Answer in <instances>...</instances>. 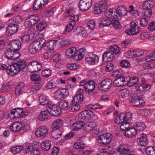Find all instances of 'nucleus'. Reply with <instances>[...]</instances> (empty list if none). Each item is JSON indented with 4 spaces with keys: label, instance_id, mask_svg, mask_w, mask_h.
I'll list each match as a JSON object with an SVG mask.
<instances>
[{
    "label": "nucleus",
    "instance_id": "nucleus-7",
    "mask_svg": "<svg viewBox=\"0 0 155 155\" xmlns=\"http://www.w3.org/2000/svg\"><path fill=\"white\" fill-rule=\"evenodd\" d=\"M42 68V64L37 61H33L30 62L27 67L28 71L31 72L39 71Z\"/></svg>",
    "mask_w": 155,
    "mask_h": 155
},
{
    "label": "nucleus",
    "instance_id": "nucleus-10",
    "mask_svg": "<svg viewBox=\"0 0 155 155\" xmlns=\"http://www.w3.org/2000/svg\"><path fill=\"white\" fill-rule=\"evenodd\" d=\"M92 3V0H80L79 2V8L81 11H86L91 7Z\"/></svg>",
    "mask_w": 155,
    "mask_h": 155
},
{
    "label": "nucleus",
    "instance_id": "nucleus-58",
    "mask_svg": "<svg viewBox=\"0 0 155 155\" xmlns=\"http://www.w3.org/2000/svg\"><path fill=\"white\" fill-rule=\"evenodd\" d=\"M118 20L115 19L114 20L112 19V23L111 24L114 28L117 29H120L121 28V25Z\"/></svg>",
    "mask_w": 155,
    "mask_h": 155
},
{
    "label": "nucleus",
    "instance_id": "nucleus-9",
    "mask_svg": "<svg viewBox=\"0 0 155 155\" xmlns=\"http://www.w3.org/2000/svg\"><path fill=\"white\" fill-rule=\"evenodd\" d=\"M112 83V80L109 78H107L104 80L100 82L98 85L99 89L105 91L111 87Z\"/></svg>",
    "mask_w": 155,
    "mask_h": 155
},
{
    "label": "nucleus",
    "instance_id": "nucleus-57",
    "mask_svg": "<svg viewBox=\"0 0 155 155\" xmlns=\"http://www.w3.org/2000/svg\"><path fill=\"white\" fill-rule=\"evenodd\" d=\"M42 86L41 83L36 84L32 86L31 88V91L32 92H35L39 90Z\"/></svg>",
    "mask_w": 155,
    "mask_h": 155
},
{
    "label": "nucleus",
    "instance_id": "nucleus-34",
    "mask_svg": "<svg viewBox=\"0 0 155 155\" xmlns=\"http://www.w3.org/2000/svg\"><path fill=\"white\" fill-rule=\"evenodd\" d=\"M50 117L46 111H43L39 114L38 118L40 120L42 121L48 119Z\"/></svg>",
    "mask_w": 155,
    "mask_h": 155
},
{
    "label": "nucleus",
    "instance_id": "nucleus-43",
    "mask_svg": "<svg viewBox=\"0 0 155 155\" xmlns=\"http://www.w3.org/2000/svg\"><path fill=\"white\" fill-rule=\"evenodd\" d=\"M28 18L34 25L40 20V18L37 15H30Z\"/></svg>",
    "mask_w": 155,
    "mask_h": 155
},
{
    "label": "nucleus",
    "instance_id": "nucleus-48",
    "mask_svg": "<svg viewBox=\"0 0 155 155\" xmlns=\"http://www.w3.org/2000/svg\"><path fill=\"white\" fill-rule=\"evenodd\" d=\"M129 92L130 91L128 89H123L120 91V96L123 98L127 97L129 95Z\"/></svg>",
    "mask_w": 155,
    "mask_h": 155
},
{
    "label": "nucleus",
    "instance_id": "nucleus-45",
    "mask_svg": "<svg viewBox=\"0 0 155 155\" xmlns=\"http://www.w3.org/2000/svg\"><path fill=\"white\" fill-rule=\"evenodd\" d=\"M112 23V20L106 18H103L101 20V23L99 24L100 26L102 25L103 27L109 26Z\"/></svg>",
    "mask_w": 155,
    "mask_h": 155
},
{
    "label": "nucleus",
    "instance_id": "nucleus-61",
    "mask_svg": "<svg viewBox=\"0 0 155 155\" xmlns=\"http://www.w3.org/2000/svg\"><path fill=\"white\" fill-rule=\"evenodd\" d=\"M110 51L113 52L115 54H117L120 52V49L117 46L115 45L110 48Z\"/></svg>",
    "mask_w": 155,
    "mask_h": 155
},
{
    "label": "nucleus",
    "instance_id": "nucleus-64",
    "mask_svg": "<svg viewBox=\"0 0 155 155\" xmlns=\"http://www.w3.org/2000/svg\"><path fill=\"white\" fill-rule=\"evenodd\" d=\"M144 10L143 12L144 16L145 17H150L152 15V12L150 9H144Z\"/></svg>",
    "mask_w": 155,
    "mask_h": 155
},
{
    "label": "nucleus",
    "instance_id": "nucleus-22",
    "mask_svg": "<svg viewBox=\"0 0 155 155\" xmlns=\"http://www.w3.org/2000/svg\"><path fill=\"white\" fill-rule=\"evenodd\" d=\"M10 130L14 132L20 131L24 129L22 124L20 122H15L10 126Z\"/></svg>",
    "mask_w": 155,
    "mask_h": 155
},
{
    "label": "nucleus",
    "instance_id": "nucleus-33",
    "mask_svg": "<svg viewBox=\"0 0 155 155\" xmlns=\"http://www.w3.org/2000/svg\"><path fill=\"white\" fill-rule=\"evenodd\" d=\"M76 34L78 35H80L82 37H84L87 35V32L83 27H78L76 28Z\"/></svg>",
    "mask_w": 155,
    "mask_h": 155
},
{
    "label": "nucleus",
    "instance_id": "nucleus-50",
    "mask_svg": "<svg viewBox=\"0 0 155 155\" xmlns=\"http://www.w3.org/2000/svg\"><path fill=\"white\" fill-rule=\"evenodd\" d=\"M23 149V147L21 146H17L16 147H13L11 148V151L12 153L15 154L19 153Z\"/></svg>",
    "mask_w": 155,
    "mask_h": 155
},
{
    "label": "nucleus",
    "instance_id": "nucleus-25",
    "mask_svg": "<svg viewBox=\"0 0 155 155\" xmlns=\"http://www.w3.org/2000/svg\"><path fill=\"white\" fill-rule=\"evenodd\" d=\"M18 28V25L14 23H12L8 27L7 31L11 35H13L17 31Z\"/></svg>",
    "mask_w": 155,
    "mask_h": 155
},
{
    "label": "nucleus",
    "instance_id": "nucleus-51",
    "mask_svg": "<svg viewBox=\"0 0 155 155\" xmlns=\"http://www.w3.org/2000/svg\"><path fill=\"white\" fill-rule=\"evenodd\" d=\"M136 130L139 131H143L146 128L145 124L143 123L139 122L136 124Z\"/></svg>",
    "mask_w": 155,
    "mask_h": 155
},
{
    "label": "nucleus",
    "instance_id": "nucleus-36",
    "mask_svg": "<svg viewBox=\"0 0 155 155\" xmlns=\"http://www.w3.org/2000/svg\"><path fill=\"white\" fill-rule=\"evenodd\" d=\"M95 124L94 123L90 122L86 123L84 125L83 129L86 131H90L92 130L95 127Z\"/></svg>",
    "mask_w": 155,
    "mask_h": 155
},
{
    "label": "nucleus",
    "instance_id": "nucleus-26",
    "mask_svg": "<svg viewBox=\"0 0 155 155\" xmlns=\"http://www.w3.org/2000/svg\"><path fill=\"white\" fill-rule=\"evenodd\" d=\"M95 82L93 81H88L85 84L84 88L86 91L88 92H92L95 87Z\"/></svg>",
    "mask_w": 155,
    "mask_h": 155
},
{
    "label": "nucleus",
    "instance_id": "nucleus-55",
    "mask_svg": "<svg viewBox=\"0 0 155 155\" xmlns=\"http://www.w3.org/2000/svg\"><path fill=\"white\" fill-rule=\"evenodd\" d=\"M72 41L68 39H64L61 41L59 44L60 47L65 46L66 45H71Z\"/></svg>",
    "mask_w": 155,
    "mask_h": 155
},
{
    "label": "nucleus",
    "instance_id": "nucleus-31",
    "mask_svg": "<svg viewBox=\"0 0 155 155\" xmlns=\"http://www.w3.org/2000/svg\"><path fill=\"white\" fill-rule=\"evenodd\" d=\"M137 133V131L135 128H131L125 130L124 134L127 137H131L135 135Z\"/></svg>",
    "mask_w": 155,
    "mask_h": 155
},
{
    "label": "nucleus",
    "instance_id": "nucleus-3",
    "mask_svg": "<svg viewBox=\"0 0 155 155\" xmlns=\"http://www.w3.org/2000/svg\"><path fill=\"white\" fill-rule=\"evenodd\" d=\"M12 48L8 45L7 48L5 52V55L9 59L17 60L20 56V54L18 51H15V50Z\"/></svg>",
    "mask_w": 155,
    "mask_h": 155
},
{
    "label": "nucleus",
    "instance_id": "nucleus-30",
    "mask_svg": "<svg viewBox=\"0 0 155 155\" xmlns=\"http://www.w3.org/2000/svg\"><path fill=\"white\" fill-rule=\"evenodd\" d=\"M63 124V121L61 119H58L54 121L52 124L51 127L54 130H60V127Z\"/></svg>",
    "mask_w": 155,
    "mask_h": 155
},
{
    "label": "nucleus",
    "instance_id": "nucleus-38",
    "mask_svg": "<svg viewBox=\"0 0 155 155\" xmlns=\"http://www.w3.org/2000/svg\"><path fill=\"white\" fill-rule=\"evenodd\" d=\"M139 81V79L136 76L130 78L127 81V84L129 86H132L135 85Z\"/></svg>",
    "mask_w": 155,
    "mask_h": 155
},
{
    "label": "nucleus",
    "instance_id": "nucleus-11",
    "mask_svg": "<svg viewBox=\"0 0 155 155\" xmlns=\"http://www.w3.org/2000/svg\"><path fill=\"white\" fill-rule=\"evenodd\" d=\"M47 110L51 115L55 116H59L61 113L59 107L55 105H49L47 107Z\"/></svg>",
    "mask_w": 155,
    "mask_h": 155
},
{
    "label": "nucleus",
    "instance_id": "nucleus-60",
    "mask_svg": "<svg viewBox=\"0 0 155 155\" xmlns=\"http://www.w3.org/2000/svg\"><path fill=\"white\" fill-rule=\"evenodd\" d=\"M88 108L93 110L100 109L102 108V106L98 103L94 105L90 104L88 105Z\"/></svg>",
    "mask_w": 155,
    "mask_h": 155
},
{
    "label": "nucleus",
    "instance_id": "nucleus-54",
    "mask_svg": "<svg viewBox=\"0 0 155 155\" xmlns=\"http://www.w3.org/2000/svg\"><path fill=\"white\" fill-rule=\"evenodd\" d=\"M72 101L71 104V110L73 111L78 110L80 107V105Z\"/></svg>",
    "mask_w": 155,
    "mask_h": 155
},
{
    "label": "nucleus",
    "instance_id": "nucleus-24",
    "mask_svg": "<svg viewBox=\"0 0 155 155\" xmlns=\"http://www.w3.org/2000/svg\"><path fill=\"white\" fill-rule=\"evenodd\" d=\"M86 52L85 48H80L76 51L75 59L77 60H81L84 56Z\"/></svg>",
    "mask_w": 155,
    "mask_h": 155
},
{
    "label": "nucleus",
    "instance_id": "nucleus-40",
    "mask_svg": "<svg viewBox=\"0 0 155 155\" xmlns=\"http://www.w3.org/2000/svg\"><path fill=\"white\" fill-rule=\"evenodd\" d=\"M51 135L53 137L56 139L59 138L62 135L61 132L60 130H52Z\"/></svg>",
    "mask_w": 155,
    "mask_h": 155
},
{
    "label": "nucleus",
    "instance_id": "nucleus-5",
    "mask_svg": "<svg viewBox=\"0 0 155 155\" xmlns=\"http://www.w3.org/2000/svg\"><path fill=\"white\" fill-rule=\"evenodd\" d=\"M138 25V22L137 21L131 22L129 28L126 30V33L128 35H132L139 33L140 31L141 28L137 26Z\"/></svg>",
    "mask_w": 155,
    "mask_h": 155
},
{
    "label": "nucleus",
    "instance_id": "nucleus-13",
    "mask_svg": "<svg viewBox=\"0 0 155 155\" xmlns=\"http://www.w3.org/2000/svg\"><path fill=\"white\" fill-rule=\"evenodd\" d=\"M48 130L45 126H41L36 130L35 132L36 135L41 138H45L48 134Z\"/></svg>",
    "mask_w": 155,
    "mask_h": 155
},
{
    "label": "nucleus",
    "instance_id": "nucleus-47",
    "mask_svg": "<svg viewBox=\"0 0 155 155\" xmlns=\"http://www.w3.org/2000/svg\"><path fill=\"white\" fill-rule=\"evenodd\" d=\"M23 20V18L21 16L18 15L11 18L10 20V21L13 22V23L14 22L17 24L22 22Z\"/></svg>",
    "mask_w": 155,
    "mask_h": 155
},
{
    "label": "nucleus",
    "instance_id": "nucleus-62",
    "mask_svg": "<svg viewBox=\"0 0 155 155\" xmlns=\"http://www.w3.org/2000/svg\"><path fill=\"white\" fill-rule=\"evenodd\" d=\"M31 79L35 82L40 81L41 80L40 76L36 74H33L31 76Z\"/></svg>",
    "mask_w": 155,
    "mask_h": 155
},
{
    "label": "nucleus",
    "instance_id": "nucleus-29",
    "mask_svg": "<svg viewBox=\"0 0 155 155\" xmlns=\"http://www.w3.org/2000/svg\"><path fill=\"white\" fill-rule=\"evenodd\" d=\"M116 10L119 18L127 15V10L124 6H119Z\"/></svg>",
    "mask_w": 155,
    "mask_h": 155
},
{
    "label": "nucleus",
    "instance_id": "nucleus-4",
    "mask_svg": "<svg viewBox=\"0 0 155 155\" xmlns=\"http://www.w3.org/2000/svg\"><path fill=\"white\" fill-rule=\"evenodd\" d=\"M45 45L41 41H36L30 44L28 47L29 52L32 54H34L39 51L41 49V46H43Z\"/></svg>",
    "mask_w": 155,
    "mask_h": 155
},
{
    "label": "nucleus",
    "instance_id": "nucleus-15",
    "mask_svg": "<svg viewBox=\"0 0 155 155\" xmlns=\"http://www.w3.org/2000/svg\"><path fill=\"white\" fill-rule=\"evenodd\" d=\"M76 94L72 101L76 103L81 104L83 101L84 98L83 90L81 89H79L77 91Z\"/></svg>",
    "mask_w": 155,
    "mask_h": 155
},
{
    "label": "nucleus",
    "instance_id": "nucleus-53",
    "mask_svg": "<svg viewBox=\"0 0 155 155\" xmlns=\"http://www.w3.org/2000/svg\"><path fill=\"white\" fill-rule=\"evenodd\" d=\"M76 23L74 21H70L67 24L65 27V31L68 32L71 31L74 26Z\"/></svg>",
    "mask_w": 155,
    "mask_h": 155
},
{
    "label": "nucleus",
    "instance_id": "nucleus-14",
    "mask_svg": "<svg viewBox=\"0 0 155 155\" xmlns=\"http://www.w3.org/2000/svg\"><path fill=\"white\" fill-rule=\"evenodd\" d=\"M137 144L140 146H145L147 145L148 143V140L147 135L142 133L140 137L137 138Z\"/></svg>",
    "mask_w": 155,
    "mask_h": 155
},
{
    "label": "nucleus",
    "instance_id": "nucleus-52",
    "mask_svg": "<svg viewBox=\"0 0 155 155\" xmlns=\"http://www.w3.org/2000/svg\"><path fill=\"white\" fill-rule=\"evenodd\" d=\"M154 54L153 51L147 56L145 58V60L147 62H150L155 60V56Z\"/></svg>",
    "mask_w": 155,
    "mask_h": 155
},
{
    "label": "nucleus",
    "instance_id": "nucleus-20",
    "mask_svg": "<svg viewBox=\"0 0 155 155\" xmlns=\"http://www.w3.org/2000/svg\"><path fill=\"white\" fill-rule=\"evenodd\" d=\"M126 84L125 78L122 77L117 78L114 80L113 85L114 87H120L124 86Z\"/></svg>",
    "mask_w": 155,
    "mask_h": 155
},
{
    "label": "nucleus",
    "instance_id": "nucleus-41",
    "mask_svg": "<svg viewBox=\"0 0 155 155\" xmlns=\"http://www.w3.org/2000/svg\"><path fill=\"white\" fill-rule=\"evenodd\" d=\"M39 101L41 104L42 105H46L48 103L47 97L43 95H41L39 96Z\"/></svg>",
    "mask_w": 155,
    "mask_h": 155
},
{
    "label": "nucleus",
    "instance_id": "nucleus-32",
    "mask_svg": "<svg viewBox=\"0 0 155 155\" xmlns=\"http://www.w3.org/2000/svg\"><path fill=\"white\" fill-rule=\"evenodd\" d=\"M41 0H35L34 2L33 9L34 11H36L40 9L43 6V3L41 1Z\"/></svg>",
    "mask_w": 155,
    "mask_h": 155
},
{
    "label": "nucleus",
    "instance_id": "nucleus-27",
    "mask_svg": "<svg viewBox=\"0 0 155 155\" xmlns=\"http://www.w3.org/2000/svg\"><path fill=\"white\" fill-rule=\"evenodd\" d=\"M77 51V48L75 47H72L67 49L66 51V57L69 59L75 56V53Z\"/></svg>",
    "mask_w": 155,
    "mask_h": 155
},
{
    "label": "nucleus",
    "instance_id": "nucleus-35",
    "mask_svg": "<svg viewBox=\"0 0 155 155\" xmlns=\"http://www.w3.org/2000/svg\"><path fill=\"white\" fill-rule=\"evenodd\" d=\"M154 5L153 2L151 0H147L143 3V9H150Z\"/></svg>",
    "mask_w": 155,
    "mask_h": 155
},
{
    "label": "nucleus",
    "instance_id": "nucleus-17",
    "mask_svg": "<svg viewBox=\"0 0 155 155\" xmlns=\"http://www.w3.org/2000/svg\"><path fill=\"white\" fill-rule=\"evenodd\" d=\"M42 41H43V43L45 45L43 46L46 47L45 49L48 50H53L56 46V42L57 41L54 40H51L45 43V40L43 39Z\"/></svg>",
    "mask_w": 155,
    "mask_h": 155
},
{
    "label": "nucleus",
    "instance_id": "nucleus-46",
    "mask_svg": "<svg viewBox=\"0 0 155 155\" xmlns=\"http://www.w3.org/2000/svg\"><path fill=\"white\" fill-rule=\"evenodd\" d=\"M59 105L60 109L66 110L68 106V102L65 100L61 101L59 103Z\"/></svg>",
    "mask_w": 155,
    "mask_h": 155
},
{
    "label": "nucleus",
    "instance_id": "nucleus-2",
    "mask_svg": "<svg viewBox=\"0 0 155 155\" xmlns=\"http://www.w3.org/2000/svg\"><path fill=\"white\" fill-rule=\"evenodd\" d=\"M143 94L140 93H137L136 95H132L130 99V101L134 105L137 107H140L144 105V101L143 99Z\"/></svg>",
    "mask_w": 155,
    "mask_h": 155
},
{
    "label": "nucleus",
    "instance_id": "nucleus-8",
    "mask_svg": "<svg viewBox=\"0 0 155 155\" xmlns=\"http://www.w3.org/2000/svg\"><path fill=\"white\" fill-rule=\"evenodd\" d=\"M112 138V135L109 133L102 134L99 137L98 139V143L103 145L109 144Z\"/></svg>",
    "mask_w": 155,
    "mask_h": 155
},
{
    "label": "nucleus",
    "instance_id": "nucleus-42",
    "mask_svg": "<svg viewBox=\"0 0 155 155\" xmlns=\"http://www.w3.org/2000/svg\"><path fill=\"white\" fill-rule=\"evenodd\" d=\"M120 126V130L122 131H125L130 128V124L126 120H122Z\"/></svg>",
    "mask_w": 155,
    "mask_h": 155
},
{
    "label": "nucleus",
    "instance_id": "nucleus-23",
    "mask_svg": "<svg viewBox=\"0 0 155 155\" xmlns=\"http://www.w3.org/2000/svg\"><path fill=\"white\" fill-rule=\"evenodd\" d=\"M81 115L82 119H90L94 117V113L91 110H87L81 112Z\"/></svg>",
    "mask_w": 155,
    "mask_h": 155
},
{
    "label": "nucleus",
    "instance_id": "nucleus-63",
    "mask_svg": "<svg viewBox=\"0 0 155 155\" xmlns=\"http://www.w3.org/2000/svg\"><path fill=\"white\" fill-rule=\"evenodd\" d=\"M122 114H124V120H128L132 117V113L130 112H127L126 113H122Z\"/></svg>",
    "mask_w": 155,
    "mask_h": 155
},
{
    "label": "nucleus",
    "instance_id": "nucleus-44",
    "mask_svg": "<svg viewBox=\"0 0 155 155\" xmlns=\"http://www.w3.org/2000/svg\"><path fill=\"white\" fill-rule=\"evenodd\" d=\"M86 147L85 143L82 142H78L74 143V147L76 149H83Z\"/></svg>",
    "mask_w": 155,
    "mask_h": 155
},
{
    "label": "nucleus",
    "instance_id": "nucleus-37",
    "mask_svg": "<svg viewBox=\"0 0 155 155\" xmlns=\"http://www.w3.org/2000/svg\"><path fill=\"white\" fill-rule=\"evenodd\" d=\"M23 148H24L25 153H28L32 152L34 146V144L32 143H26L24 145Z\"/></svg>",
    "mask_w": 155,
    "mask_h": 155
},
{
    "label": "nucleus",
    "instance_id": "nucleus-49",
    "mask_svg": "<svg viewBox=\"0 0 155 155\" xmlns=\"http://www.w3.org/2000/svg\"><path fill=\"white\" fill-rule=\"evenodd\" d=\"M145 151L147 155H155V147L149 146L147 148Z\"/></svg>",
    "mask_w": 155,
    "mask_h": 155
},
{
    "label": "nucleus",
    "instance_id": "nucleus-6",
    "mask_svg": "<svg viewBox=\"0 0 155 155\" xmlns=\"http://www.w3.org/2000/svg\"><path fill=\"white\" fill-rule=\"evenodd\" d=\"M106 1L101 0L100 1L96 4L94 8V12L95 14H98L105 11L107 8Z\"/></svg>",
    "mask_w": 155,
    "mask_h": 155
},
{
    "label": "nucleus",
    "instance_id": "nucleus-21",
    "mask_svg": "<svg viewBox=\"0 0 155 155\" xmlns=\"http://www.w3.org/2000/svg\"><path fill=\"white\" fill-rule=\"evenodd\" d=\"M114 58V55L110 52H106L103 55V60L106 62H110L113 60Z\"/></svg>",
    "mask_w": 155,
    "mask_h": 155
},
{
    "label": "nucleus",
    "instance_id": "nucleus-56",
    "mask_svg": "<svg viewBox=\"0 0 155 155\" xmlns=\"http://www.w3.org/2000/svg\"><path fill=\"white\" fill-rule=\"evenodd\" d=\"M54 98L57 100H60L61 98H63L60 92V89L57 90L54 93Z\"/></svg>",
    "mask_w": 155,
    "mask_h": 155
},
{
    "label": "nucleus",
    "instance_id": "nucleus-19",
    "mask_svg": "<svg viewBox=\"0 0 155 155\" xmlns=\"http://www.w3.org/2000/svg\"><path fill=\"white\" fill-rule=\"evenodd\" d=\"M117 151L121 154H127L131 152L130 146L127 144H123L121 147H118Z\"/></svg>",
    "mask_w": 155,
    "mask_h": 155
},
{
    "label": "nucleus",
    "instance_id": "nucleus-12",
    "mask_svg": "<svg viewBox=\"0 0 155 155\" xmlns=\"http://www.w3.org/2000/svg\"><path fill=\"white\" fill-rule=\"evenodd\" d=\"M99 58L98 56L91 53L87 55L85 57V60L89 64L94 65L98 63Z\"/></svg>",
    "mask_w": 155,
    "mask_h": 155
},
{
    "label": "nucleus",
    "instance_id": "nucleus-18",
    "mask_svg": "<svg viewBox=\"0 0 155 155\" xmlns=\"http://www.w3.org/2000/svg\"><path fill=\"white\" fill-rule=\"evenodd\" d=\"M8 45L15 51H18L21 48V43L19 40H14L10 42Z\"/></svg>",
    "mask_w": 155,
    "mask_h": 155
},
{
    "label": "nucleus",
    "instance_id": "nucleus-39",
    "mask_svg": "<svg viewBox=\"0 0 155 155\" xmlns=\"http://www.w3.org/2000/svg\"><path fill=\"white\" fill-rule=\"evenodd\" d=\"M41 147L45 151L48 150L51 147V142L48 140L43 141L41 144Z\"/></svg>",
    "mask_w": 155,
    "mask_h": 155
},
{
    "label": "nucleus",
    "instance_id": "nucleus-59",
    "mask_svg": "<svg viewBox=\"0 0 155 155\" xmlns=\"http://www.w3.org/2000/svg\"><path fill=\"white\" fill-rule=\"evenodd\" d=\"M41 74L43 77L48 78L51 75V71L48 69H45L42 71Z\"/></svg>",
    "mask_w": 155,
    "mask_h": 155
},
{
    "label": "nucleus",
    "instance_id": "nucleus-28",
    "mask_svg": "<svg viewBox=\"0 0 155 155\" xmlns=\"http://www.w3.org/2000/svg\"><path fill=\"white\" fill-rule=\"evenodd\" d=\"M84 124V122L81 120L77 121L71 126V128L73 131H76L81 129Z\"/></svg>",
    "mask_w": 155,
    "mask_h": 155
},
{
    "label": "nucleus",
    "instance_id": "nucleus-1",
    "mask_svg": "<svg viewBox=\"0 0 155 155\" xmlns=\"http://www.w3.org/2000/svg\"><path fill=\"white\" fill-rule=\"evenodd\" d=\"M25 61L23 60H17L16 63L10 65L8 69L10 70V75L13 76L18 74L20 71L25 68L26 66Z\"/></svg>",
    "mask_w": 155,
    "mask_h": 155
},
{
    "label": "nucleus",
    "instance_id": "nucleus-16",
    "mask_svg": "<svg viewBox=\"0 0 155 155\" xmlns=\"http://www.w3.org/2000/svg\"><path fill=\"white\" fill-rule=\"evenodd\" d=\"M23 110L21 108H17L12 110L8 115L10 118L13 119L18 117L23 112Z\"/></svg>",
    "mask_w": 155,
    "mask_h": 155
}]
</instances>
